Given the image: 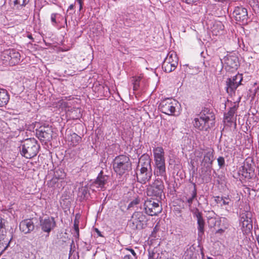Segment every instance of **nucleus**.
Wrapping results in <instances>:
<instances>
[{
  "label": "nucleus",
  "mask_w": 259,
  "mask_h": 259,
  "mask_svg": "<svg viewBox=\"0 0 259 259\" xmlns=\"http://www.w3.org/2000/svg\"><path fill=\"white\" fill-rule=\"evenodd\" d=\"M66 176V174L63 169L61 168L56 169L54 171L53 178L48 182V186L55 189L57 188L63 189L65 183L64 179Z\"/></svg>",
  "instance_id": "nucleus-5"
},
{
  "label": "nucleus",
  "mask_w": 259,
  "mask_h": 259,
  "mask_svg": "<svg viewBox=\"0 0 259 259\" xmlns=\"http://www.w3.org/2000/svg\"><path fill=\"white\" fill-rule=\"evenodd\" d=\"M39 149V145L37 141L34 138H29L21 142L20 152L22 156L30 159L37 155Z\"/></svg>",
  "instance_id": "nucleus-2"
},
{
  "label": "nucleus",
  "mask_w": 259,
  "mask_h": 259,
  "mask_svg": "<svg viewBox=\"0 0 259 259\" xmlns=\"http://www.w3.org/2000/svg\"><path fill=\"white\" fill-rule=\"evenodd\" d=\"M146 216L141 211H135L128 221L129 226L133 230H141L147 225Z\"/></svg>",
  "instance_id": "nucleus-4"
},
{
  "label": "nucleus",
  "mask_w": 259,
  "mask_h": 259,
  "mask_svg": "<svg viewBox=\"0 0 259 259\" xmlns=\"http://www.w3.org/2000/svg\"><path fill=\"white\" fill-rule=\"evenodd\" d=\"M177 102L172 99H167L163 101V113L168 115H174Z\"/></svg>",
  "instance_id": "nucleus-11"
},
{
  "label": "nucleus",
  "mask_w": 259,
  "mask_h": 259,
  "mask_svg": "<svg viewBox=\"0 0 259 259\" xmlns=\"http://www.w3.org/2000/svg\"><path fill=\"white\" fill-rule=\"evenodd\" d=\"M221 200L224 205H229L231 202V199L228 195L221 197Z\"/></svg>",
  "instance_id": "nucleus-34"
},
{
  "label": "nucleus",
  "mask_w": 259,
  "mask_h": 259,
  "mask_svg": "<svg viewBox=\"0 0 259 259\" xmlns=\"http://www.w3.org/2000/svg\"><path fill=\"white\" fill-rule=\"evenodd\" d=\"M215 120L214 113L208 108H204L194 118V126L199 131H207L213 125Z\"/></svg>",
  "instance_id": "nucleus-1"
},
{
  "label": "nucleus",
  "mask_w": 259,
  "mask_h": 259,
  "mask_svg": "<svg viewBox=\"0 0 259 259\" xmlns=\"http://www.w3.org/2000/svg\"><path fill=\"white\" fill-rule=\"evenodd\" d=\"M240 221L243 220H252V212L249 210V207L247 205H245L243 209L241 208L240 211Z\"/></svg>",
  "instance_id": "nucleus-21"
},
{
  "label": "nucleus",
  "mask_w": 259,
  "mask_h": 259,
  "mask_svg": "<svg viewBox=\"0 0 259 259\" xmlns=\"http://www.w3.org/2000/svg\"><path fill=\"white\" fill-rule=\"evenodd\" d=\"M58 14L57 13H53L51 14V21L52 23H55V24H57V22H56V16Z\"/></svg>",
  "instance_id": "nucleus-38"
},
{
  "label": "nucleus",
  "mask_w": 259,
  "mask_h": 259,
  "mask_svg": "<svg viewBox=\"0 0 259 259\" xmlns=\"http://www.w3.org/2000/svg\"><path fill=\"white\" fill-rule=\"evenodd\" d=\"M238 174L243 177L249 179L253 176V171L251 168H247L245 165H243L240 168Z\"/></svg>",
  "instance_id": "nucleus-24"
},
{
  "label": "nucleus",
  "mask_w": 259,
  "mask_h": 259,
  "mask_svg": "<svg viewBox=\"0 0 259 259\" xmlns=\"http://www.w3.org/2000/svg\"><path fill=\"white\" fill-rule=\"evenodd\" d=\"M107 180L108 177L106 175H103L102 171H101L99 174L96 180L92 183L91 186L93 188H96L102 190L105 188V185L107 182Z\"/></svg>",
  "instance_id": "nucleus-16"
},
{
  "label": "nucleus",
  "mask_w": 259,
  "mask_h": 259,
  "mask_svg": "<svg viewBox=\"0 0 259 259\" xmlns=\"http://www.w3.org/2000/svg\"><path fill=\"white\" fill-rule=\"evenodd\" d=\"M140 86V78L134 79L133 82V89L134 90H137Z\"/></svg>",
  "instance_id": "nucleus-36"
},
{
  "label": "nucleus",
  "mask_w": 259,
  "mask_h": 259,
  "mask_svg": "<svg viewBox=\"0 0 259 259\" xmlns=\"http://www.w3.org/2000/svg\"><path fill=\"white\" fill-rule=\"evenodd\" d=\"M123 259H133L131 255L130 254H126L123 257Z\"/></svg>",
  "instance_id": "nucleus-44"
},
{
  "label": "nucleus",
  "mask_w": 259,
  "mask_h": 259,
  "mask_svg": "<svg viewBox=\"0 0 259 259\" xmlns=\"http://www.w3.org/2000/svg\"><path fill=\"white\" fill-rule=\"evenodd\" d=\"M174 61L176 62L175 63V66H177L178 64V58L177 57L176 53L173 51H171L168 53L167 57L165 58L163 62L165 63L173 64L172 62Z\"/></svg>",
  "instance_id": "nucleus-26"
},
{
  "label": "nucleus",
  "mask_w": 259,
  "mask_h": 259,
  "mask_svg": "<svg viewBox=\"0 0 259 259\" xmlns=\"http://www.w3.org/2000/svg\"><path fill=\"white\" fill-rule=\"evenodd\" d=\"M74 6L73 4L70 5L68 8L67 11H69V10H73L74 9Z\"/></svg>",
  "instance_id": "nucleus-46"
},
{
  "label": "nucleus",
  "mask_w": 259,
  "mask_h": 259,
  "mask_svg": "<svg viewBox=\"0 0 259 259\" xmlns=\"http://www.w3.org/2000/svg\"><path fill=\"white\" fill-rule=\"evenodd\" d=\"M137 178L142 183H145L146 181H149L152 176L151 170L142 171L140 168V172L137 173Z\"/></svg>",
  "instance_id": "nucleus-19"
},
{
  "label": "nucleus",
  "mask_w": 259,
  "mask_h": 259,
  "mask_svg": "<svg viewBox=\"0 0 259 259\" xmlns=\"http://www.w3.org/2000/svg\"><path fill=\"white\" fill-rule=\"evenodd\" d=\"M39 225L42 231L48 233V236L50 232L55 227L56 222L53 217H48L44 219L40 217Z\"/></svg>",
  "instance_id": "nucleus-10"
},
{
  "label": "nucleus",
  "mask_w": 259,
  "mask_h": 259,
  "mask_svg": "<svg viewBox=\"0 0 259 259\" xmlns=\"http://www.w3.org/2000/svg\"><path fill=\"white\" fill-rule=\"evenodd\" d=\"M74 236L78 239L79 236V225H73Z\"/></svg>",
  "instance_id": "nucleus-35"
},
{
  "label": "nucleus",
  "mask_w": 259,
  "mask_h": 259,
  "mask_svg": "<svg viewBox=\"0 0 259 259\" xmlns=\"http://www.w3.org/2000/svg\"><path fill=\"white\" fill-rule=\"evenodd\" d=\"M73 110H74V111H77V109H75V108H74Z\"/></svg>",
  "instance_id": "nucleus-52"
},
{
  "label": "nucleus",
  "mask_w": 259,
  "mask_h": 259,
  "mask_svg": "<svg viewBox=\"0 0 259 259\" xmlns=\"http://www.w3.org/2000/svg\"><path fill=\"white\" fill-rule=\"evenodd\" d=\"M5 223V220L3 218H0V236H2L0 238V241H2L1 239L3 240L5 238V237H4L5 234L6 233Z\"/></svg>",
  "instance_id": "nucleus-28"
},
{
  "label": "nucleus",
  "mask_w": 259,
  "mask_h": 259,
  "mask_svg": "<svg viewBox=\"0 0 259 259\" xmlns=\"http://www.w3.org/2000/svg\"><path fill=\"white\" fill-rule=\"evenodd\" d=\"M112 163L114 171L120 176L127 173L132 169L130 159L125 155L116 156Z\"/></svg>",
  "instance_id": "nucleus-3"
},
{
  "label": "nucleus",
  "mask_w": 259,
  "mask_h": 259,
  "mask_svg": "<svg viewBox=\"0 0 259 259\" xmlns=\"http://www.w3.org/2000/svg\"><path fill=\"white\" fill-rule=\"evenodd\" d=\"M19 229L24 234H28L34 230V224L31 219L24 220L20 223Z\"/></svg>",
  "instance_id": "nucleus-15"
},
{
  "label": "nucleus",
  "mask_w": 259,
  "mask_h": 259,
  "mask_svg": "<svg viewBox=\"0 0 259 259\" xmlns=\"http://www.w3.org/2000/svg\"><path fill=\"white\" fill-rule=\"evenodd\" d=\"M213 160V150L208 151L204 155L202 165L206 167L211 166Z\"/></svg>",
  "instance_id": "nucleus-18"
},
{
  "label": "nucleus",
  "mask_w": 259,
  "mask_h": 259,
  "mask_svg": "<svg viewBox=\"0 0 259 259\" xmlns=\"http://www.w3.org/2000/svg\"><path fill=\"white\" fill-rule=\"evenodd\" d=\"M194 185V189L192 191V196L190 198H189L187 200V202H188V203L189 204V206L190 207L191 206V205L192 204L193 200L194 199V198H196V197L197 196V190H196V185L195 184Z\"/></svg>",
  "instance_id": "nucleus-31"
},
{
  "label": "nucleus",
  "mask_w": 259,
  "mask_h": 259,
  "mask_svg": "<svg viewBox=\"0 0 259 259\" xmlns=\"http://www.w3.org/2000/svg\"><path fill=\"white\" fill-rule=\"evenodd\" d=\"M235 259H242L240 256L237 255L236 256Z\"/></svg>",
  "instance_id": "nucleus-49"
},
{
  "label": "nucleus",
  "mask_w": 259,
  "mask_h": 259,
  "mask_svg": "<svg viewBox=\"0 0 259 259\" xmlns=\"http://www.w3.org/2000/svg\"><path fill=\"white\" fill-rule=\"evenodd\" d=\"M20 54L15 50H8L3 52L1 58L6 65L14 66L20 61Z\"/></svg>",
  "instance_id": "nucleus-6"
},
{
  "label": "nucleus",
  "mask_w": 259,
  "mask_h": 259,
  "mask_svg": "<svg viewBox=\"0 0 259 259\" xmlns=\"http://www.w3.org/2000/svg\"><path fill=\"white\" fill-rule=\"evenodd\" d=\"M184 2L188 4H193L197 3L199 0H182Z\"/></svg>",
  "instance_id": "nucleus-40"
},
{
  "label": "nucleus",
  "mask_w": 259,
  "mask_h": 259,
  "mask_svg": "<svg viewBox=\"0 0 259 259\" xmlns=\"http://www.w3.org/2000/svg\"><path fill=\"white\" fill-rule=\"evenodd\" d=\"M236 111V108L234 106L231 107L227 113L225 114L224 122L228 123H232L233 122L234 116Z\"/></svg>",
  "instance_id": "nucleus-27"
},
{
  "label": "nucleus",
  "mask_w": 259,
  "mask_h": 259,
  "mask_svg": "<svg viewBox=\"0 0 259 259\" xmlns=\"http://www.w3.org/2000/svg\"><path fill=\"white\" fill-rule=\"evenodd\" d=\"M10 98L8 92L0 88V107L5 106L8 103Z\"/></svg>",
  "instance_id": "nucleus-23"
},
{
  "label": "nucleus",
  "mask_w": 259,
  "mask_h": 259,
  "mask_svg": "<svg viewBox=\"0 0 259 259\" xmlns=\"http://www.w3.org/2000/svg\"><path fill=\"white\" fill-rule=\"evenodd\" d=\"M94 231L97 234V235L98 236L102 237H104V236L102 234V233H101V232L100 231V230L98 228H94Z\"/></svg>",
  "instance_id": "nucleus-41"
},
{
  "label": "nucleus",
  "mask_w": 259,
  "mask_h": 259,
  "mask_svg": "<svg viewBox=\"0 0 259 259\" xmlns=\"http://www.w3.org/2000/svg\"><path fill=\"white\" fill-rule=\"evenodd\" d=\"M243 79L242 74H238L232 78H229L226 81V90L231 95H234L235 91L239 85L241 84Z\"/></svg>",
  "instance_id": "nucleus-8"
},
{
  "label": "nucleus",
  "mask_w": 259,
  "mask_h": 259,
  "mask_svg": "<svg viewBox=\"0 0 259 259\" xmlns=\"http://www.w3.org/2000/svg\"><path fill=\"white\" fill-rule=\"evenodd\" d=\"M15 6L17 8L25 6L29 2V0H12Z\"/></svg>",
  "instance_id": "nucleus-30"
},
{
  "label": "nucleus",
  "mask_w": 259,
  "mask_h": 259,
  "mask_svg": "<svg viewBox=\"0 0 259 259\" xmlns=\"http://www.w3.org/2000/svg\"><path fill=\"white\" fill-rule=\"evenodd\" d=\"M158 194H160L161 195V192H159Z\"/></svg>",
  "instance_id": "nucleus-53"
},
{
  "label": "nucleus",
  "mask_w": 259,
  "mask_h": 259,
  "mask_svg": "<svg viewBox=\"0 0 259 259\" xmlns=\"http://www.w3.org/2000/svg\"><path fill=\"white\" fill-rule=\"evenodd\" d=\"M28 38H32V36H31V35H28Z\"/></svg>",
  "instance_id": "nucleus-50"
},
{
  "label": "nucleus",
  "mask_w": 259,
  "mask_h": 259,
  "mask_svg": "<svg viewBox=\"0 0 259 259\" xmlns=\"http://www.w3.org/2000/svg\"><path fill=\"white\" fill-rule=\"evenodd\" d=\"M218 165L220 167L223 166L225 165V159L223 157L220 156L218 159Z\"/></svg>",
  "instance_id": "nucleus-37"
},
{
  "label": "nucleus",
  "mask_w": 259,
  "mask_h": 259,
  "mask_svg": "<svg viewBox=\"0 0 259 259\" xmlns=\"http://www.w3.org/2000/svg\"><path fill=\"white\" fill-rule=\"evenodd\" d=\"M141 166L142 171L151 170L150 159L148 155H143L139 159V166Z\"/></svg>",
  "instance_id": "nucleus-17"
},
{
  "label": "nucleus",
  "mask_w": 259,
  "mask_h": 259,
  "mask_svg": "<svg viewBox=\"0 0 259 259\" xmlns=\"http://www.w3.org/2000/svg\"><path fill=\"white\" fill-rule=\"evenodd\" d=\"M233 15L235 20L238 22L243 23L247 20V10L242 6L236 7L233 11Z\"/></svg>",
  "instance_id": "nucleus-14"
},
{
  "label": "nucleus",
  "mask_w": 259,
  "mask_h": 259,
  "mask_svg": "<svg viewBox=\"0 0 259 259\" xmlns=\"http://www.w3.org/2000/svg\"><path fill=\"white\" fill-rule=\"evenodd\" d=\"M4 242H5V244H7L6 247H7V246H8V244H9V242H10V240H9V238H7V239H6V241H5Z\"/></svg>",
  "instance_id": "nucleus-47"
},
{
  "label": "nucleus",
  "mask_w": 259,
  "mask_h": 259,
  "mask_svg": "<svg viewBox=\"0 0 259 259\" xmlns=\"http://www.w3.org/2000/svg\"><path fill=\"white\" fill-rule=\"evenodd\" d=\"M155 168L154 175L157 176H162V147H158L153 150Z\"/></svg>",
  "instance_id": "nucleus-9"
},
{
  "label": "nucleus",
  "mask_w": 259,
  "mask_h": 259,
  "mask_svg": "<svg viewBox=\"0 0 259 259\" xmlns=\"http://www.w3.org/2000/svg\"><path fill=\"white\" fill-rule=\"evenodd\" d=\"M194 217L197 219V223L198 225V234L200 236L204 234V226L205 221L202 217V213L197 208L192 210Z\"/></svg>",
  "instance_id": "nucleus-12"
},
{
  "label": "nucleus",
  "mask_w": 259,
  "mask_h": 259,
  "mask_svg": "<svg viewBox=\"0 0 259 259\" xmlns=\"http://www.w3.org/2000/svg\"><path fill=\"white\" fill-rule=\"evenodd\" d=\"M256 240H257V241L258 244L259 245V234L257 235V236L256 237Z\"/></svg>",
  "instance_id": "nucleus-48"
},
{
  "label": "nucleus",
  "mask_w": 259,
  "mask_h": 259,
  "mask_svg": "<svg viewBox=\"0 0 259 259\" xmlns=\"http://www.w3.org/2000/svg\"><path fill=\"white\" fill-rule=\"evenodd\" d=\"M79 193L80 194V196L85 198L87 197L89 191L86 187H82L79 188Z\"/></svg>",
  "instance_id": "nucleus-32"
},
{
  "label": "nucleus",
  "mask_w": 259,
  "mask_h": 259,
  "mask_svg": "<svg viewBox=\"0 0 259 259\" xmlns=\"http://www.w3.org/2000/svg\"><path fill=\"white\" fill-rule=\"evenodd\" d=\"M75 2L78 3V4L79 5V11H81V10L82 9V6H83V1L82 0H75Z\"/></svg>",
  "instance_id": "nucleus-42"
},
{
  "label": "nucleus",
  "mask_w": 259,
  "mask_h": 259,
  "mask_svg": "<svg viewBox=\"0 0 259 259\" xmlns=\"http://www.w3.org/2000/svg\"><path fill=\"white\" fill-rule=\"evenodd\" d=\"M176 62H172L173 64L165 63L163 62V68H164V71L166 72H170L174 71L177 67V66H175Z\"/></svg>",
  "instance_id": "nucleus-29"
},
{
  "label": "nucleus",
  "mask_w": 259,
  "mask_h": 259,
  "mask_svg": "<svg viewBox=\"0 0 259 259\" xmlns=\"http://www.w3.org/2000/svg\"><path fill=\"white\" fill-rule=\"evenodd\" d=\"M207 259H213V258L211 257H207Z\"/></svg>",
  "instance_id": "nucleus-51"
},
{
  "label": "nucleus",
  "mask_w": 259,
  "mask_h": 259,
  "mask_svg": "<svg viewBox=\"0 0 259 259\" xmlns=\"http://www.w3.org/2000/svg\"><path fill=\"white\" fill-rule=\"evenodd\" d=\"M160 227V221L157 223V224L155 226L153 231L154 232H157L158 230H159Z\"/></svg>",
  "instance_id": "nucleus-43"
},
{
  "label": "nucleus",
  "mask_w": 259,
  "mask_h": 259,
  "mask_svg": "<svg viewBox=\"0 0 259 259\" xmlns=\"http://www.w3.org/2000/svg\"><path fill=\"white\" fill-rule=\"evenodd\" d=\"M140 199L139 198H136L128 204L127 209H131L138 205L140 203Z\"/></svg>",
  "instance_id": "nucleus-33"
},
{
  "label": "nucleus",
  "mask_w": 259,
  "mask_h": 259,
  "mask_svg": "<svg viewBox=\"0 0 259 259\" xmlns=\"http://www.w3.org/2000/svg\"><path fill=\"white\" fill-rule=\"evenodd\" d=\"M74 225H79V220L75 218L74 221Z\"/></svg>",
  "instance_id": "nucleus-45"
},
{
  "label": "nucleus",
  "mask_w": 259,
  "mask_h": 259,
  "mask_svg": "<svg viewBox=\"0 0 259 259\" xmlns=\"http://www.w3.org/2000/svg\"><path fill=\"white\" fill-rule=\"evenodd\" d=\"M144 208L145 212L151 216L157 215L162 211V205L153 200L147 199L145 201Z\"/></svg>",
  "instance_id": "nucleus-7"
},
{
  "label": "nucleus",
  "mask_w": 259,
  "mask_h": 259,
  "mask_svg": "<svg viewBox=\"0 0 259 259\" xmlns=\"http://www.w3.org/2000/svg\"><path fill=\"white\" fill-rule=\"evenodd\" d=\"M126 249L131 252V253L132 254V255L134 257V259H137V254L134 249H133L132 248H126Z\"/></svg>",
  "instance_id": "nucleus-39"
},
{
  "label": "nucleus",
  "mask_w": 259,
  "mask_h": 259,
  "mask_svg": "<svg viewBox=\"0 0 259 259\" xmlns=\"http://www.w3.org/2000/svg\"><path fill=\"white\" fill-rule=\"evenodd\" d=\"M226 64L227 66L234 69H237L238 66V59L234 56H230L227 57Z\"/></svg>",
  "instance_id": "nucleus-22"
},
{
  "label": "nucleus",
  "mask_w": 259,
  "mask_h": 259,
  "mask_svg": "<svg viewBox=\"0 0 259 259\" xmlns=\"http://www.w3.org/2000/svg\"><path fill=\"white\" fill-rule=\"evenodd\" d=\"M36 135L40 141L47 143L52 139V131L49 127H41L36 131Z\"/></svg>",
  "instance_id": "nucleus-13"
},
{
  "label": "nucleus",
  "mask_w": 259,
  "mask_h": 259,
  "mask_svg": "<svg viewBox=\"0 0 259 259\" xmlns=\"http://www.w3.org/2000/svg\"><path fill=\"white\" fill-rule=\"evenodd\" d=\"M66 139L70 146L72 147L77 145L81 141V138L75 133L67 135Z\"/></svg>",
  "instance_id": "nucleus-20"
},
{
  "label": "nucleus",
  "mask_w": 259,
  "mask_h": 259,
  "mask_svg": "<svg viewBox=\"0 0 259 259\" xmlns=\"http://www.w3.org/2000/svg\"><path fill=\"white\" fill-rule=\"evenodd\" d=\"M240 224L242 226V231L244 234L249 233L252 229V221L243 220V221H240Z\"/></svg>",
  "instance_id": "nucleus-25"
}]
</instances>
